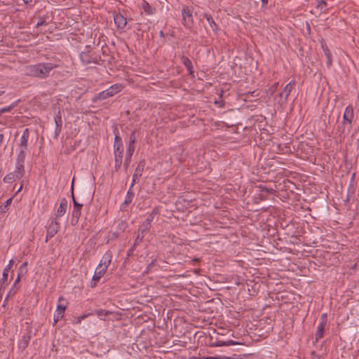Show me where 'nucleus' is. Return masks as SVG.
<instances>
[{"label":"nucleus","mask_w":359,"mask_h":359,"mask_svg":"<svg viewBox=\"0 0 359 359\" xmlns=\"http://www.w3.org/2000/svg\"><path fill=\"white\" fill-rule=\"evenodd\" d=\"M278 86V83H276L270 88L269 90L271 91V95L276 90Z\"/></svg>","instance_id":"nucleus-46"},{"label":"nucleus","mask_w":359,"mask_h":359,"mask_svg":"<svg viewBox=\"0 0 359 359\" xmlns=\"http://www.w3.org/2000/svg\"><path fill=\"white\" fill-rule=\"evenodd\" d=\"M4 93V91H0V96Z\"/></svg>","instance_id":"nucleus-58"},{"label":"nucleus","mask_w":359,"mask_h":359,"mask_svg":"<svg viewBox=\"0 0 359 359\" xmlns=\"http://www.w3.org/2000/svg\"><path fill=\"white\" fill-rule=\"evenodd\" d=\"M279 102L281 103H285L287 101V98H285V93L283 91L279 93Z\"/></svg>","instance_id":"nucleus-40"},{"label":"nucleus","mask_w":359,"mask_h":359,"mask_svg":"<svg viewBox=\"0 0 359 359\" xmlns=\"http://www.w3.org/2000/svg\"><path fill=\"white\" fill-rule=\"evenodd\" d=\"M29 139V130L28 128H25L20 137V143L18 144L17 149L27 150Z\"/></svg>","instance_id":"nucleus-11"},{"label":"nucleus","mask_w":359,"mask_h":359,"mask_svg":"<svg viewBox=\"0 0 359 359\" xmlns=\"http://www.w3.org/2000/svg\"><path fill=\"white\" fill-rule=\"evenodd\" d=\"M18 291V288L15 286V285H13L12 287L10 288L8 294H7V296L6 297L5 299H4V302H7L8 298L10 297H12ZM5 304V303H4ZM4 306L5 304H3Z\"/></svg>","instance_id":"nucleus-31"},{"label":"nucleus","mask_w":359,"mask_h":359,"mask_svg":"<svg viewBox=\"0 0 359 359\" xmlns=\"http://www.w3.org/2000/svg\"><path fill=\"white\" fill-rule=\"evenodd\" d=\"M107 269L102 268L101 266H97L94 275L92 278V281L90 283L91 287H96L97 283L100 281V278L104 275Z\"/></svg>","instance_id":"nucleus-10"},{"label":"nucleus","mask_w":359,"mask_h":359,"mask_svg":"<svg viewBox=\"0 0 359 359\" xmlns=\"http://www.w3.org/2000/svg\"><path fill=\"white\" fill-rule=\"evenodd\" d=\"M322 48L323 50L324 54L326 53L327 50H330L325 43H322Z\"/></svg>","instance_id":"nucleus-50"},{"label":"nucleus","mask_w":359,"mask_h":359,"mask_svg":"<svg viewBox=\"0 0 359 359\" xmlns=\"http://www.w3.org/2000/svg\"><path fill=\"white\" fill-rule=\"evenodd\" d=\"M60 224L55 219H52L47 226L46 242L53 238L60 230Z\"/></svg>","instance_id":"nucleus-6"},{"label":"nucleus","mask_w":359,"mask_h":359,"mask_svg":"<svg viewBox=\"0 0 359 359\" xmlns=\"http://www.w3.org/2000/svg\"><path fill=\"white\" fill-rule=\"evenodd\" d=\"M27 151L25 149H17V156L15 158V168L18 170L25 171V161L27 156Z\"/></svg>","instance_id":"nucleus-7"},{"label":"nucleus","mask_w":359,"mask_h":359,"mask_svg":"<svg viewBox=\"0 0 359 359\" xmlns=\"http://www.w3.org/2000/svg\"><path fill=\"white\" fill-rule=\"evenodd\" d=\"M236 343L233 340H227V341H220L217 340L215 342L212 343L213 347H219V346H226L230 345H233Z\"/></svg>","instance_id":"nucleus-26"},{"label":"nucleus","mask_w":359,"mask_h":359,"mask_svg":"<svg viewBox=\"0 0 359 359\" xmlns=\"http://www.w3.org/2000/svg\"><path fill=\"white\" fill-rule=\"evenodd\" d=\"M259 187L261 191H264L266 193H272L273 191V189L272 188H268L263 185H260Z\"/></svg>","instance_id":"nucleus-39"},{"label":"nucleus","mask_w":359,"mask_h":359,"mask_svg":"<svg viewBox=\"0 0 359 359\" xmlns=\"http://www.w3.org/2000/svg\"><path fill=\"white\" fill-rule=\"evenodd\" d=\"M21 271H19L18 274V276L13 283V285H15V286L16 287V285L20 281V278H21Z\"/></svg>","instance_id":"nucleus-47"},{"label":"nucleus","mask_w":359,"mask_h":359,"mask_svg":"<svg viewBox=\"0 0 359 359\" xmlns=\"http://www.w3.org/2000/svg\"><path fill=\"white\" fill-rule=\"evenodd\" d=\"M351 128L352 124H348V123H346L345 121L343 120L342 122L338 125L336 133L340 138H344L348 135Z\"/></svg>","instance_id":"nucleus-9"},{"label":"nucleus","mask_w":359,"mask_h":359,"mask_svg":"<svg viewBox=\"0 0 359 359\" xmlns=\"http://www.w3.org/2000/svg\"><path fill=\"white\" fill-rule=\"evenodd\" d=\"M58 303L57 305V309L55 311V314L60 316L63 318L65 309L67 308L66 300L64 297H60L57 300Z\"/></svg>","instance_id":"nucleus-15"},{"label":"nucleus","mask_w":359,"mask_h":359,"mask_svg":"<svg viewBox=\"0 0 359 359\" xmlns=\"http://www.w3.org/2000/svg\"><path fill=\"white\" fill-rule=\"evenodd\" d=\"M14 107V104L0 109V114L10 111Z\"/></svg>","instance_id":"nucleus-37"},{"label":"nucleus","mask_w":359,"mask_h":359,"mask_svg":"<svg viewBox=\"0 0 359 359\" xmlns=\"http://www.w3.org/2000/svg\"><path fill=\"white\" fill-rule=\"evenodd\" d=\"M144 161H140L137 167L136 168L135 172L133 175V182L130 185V189L134 186L135 182L140 179V177L142 176V171L144 170Z\"/></svg>","instance_id":"nucleus-14"},{"label":"nucleus","mask_w":359,"mask_h":359,"mask_svg":"<svg viewBox=\"0 0 359 359\" xmlns=\"http://www.w3.org/2000/svg\"><path fill=\"white\" fill-rule=\"evenodd\" d=\"M327 323V314L323 313L320 317V322L319 323H323L324 325H326Z\"/></svg>","instance_id":"nucleus-43"},{"label":"nucleus","mask_w":359,"mask_h":359,"mask_svg":"<svg viewBox=\"0 0 359 359\" xmlns=\"http://www.w3.org/2000/svg\"><path fill=\"white\" fill-rule=\"evenodd\" d=\"M184 25L187 29H191L194 25L193 18V9L191 7L184 6L182 9Z\"/></svg>","instance_id":"nucleus-3"},{"label":"nucleus","mask_w":359,"mask_h":359,"mask_svg":"<svg viewBox=\"0 0 359 359\" xmlns=\"http://www.w3.org/2000/svg\"><path fill=\"white\" fill-rule=\"evenodd\" d=\"M112 259V254L111 252L107 251L106 252L104 255L102 256L98 266H101L102 268H104L105 269H107L108 266L111 264Z\"/></svg>","instance_id":"nucleus-16"},{"label":"nucleus","mask_w":359,"mask_h":359,"mask_svg":"<svg viewBox=\"0 0 359 359\" xmlns=\"http://www.w3.org/2000/svg\"><path fill=\"white\" fill-rule=\"evenodd\" d=\"M123 154V149L114 150V161H122Z\"/></svg>","instance_id":"nucleus-34"},{"label":"nucleus","mask_w":359,"mask_h":359,"mask_svg":"<svg viewBox=\"0 0 359 359\" xmlns=\"http://www.w3.org/2000/svg\"><path fill=\"white\" fill-rule=\"evenodd\" d=\"M294 84V81H291L285 86L283 92V93H285V98H288L292 90L293 89Z\"/></svg>","instance_id":"nucleus-27"},{"label":"nucleus","mask_w":359,"mask_h":359,"mask_svg":"<svg viewBox=\"0 0 359 359\" xmlns=\"http://www.w3.org/2000/svg\"><path fill=\"white\" fill-rule=\"evenodd\" d=\"M61 130H62V128L55 127V137H57L58 136V135L60 133Z\"/></svg>","instance_id":"nucleus-48"},{"label":"nucleus","mask_w":359,"mask_h":359,"mask_svg":"<svg viewBox=\"0 0 359 359\" xmlns=\"http://www.w3.org/2000/svg\"><path fill=\"white\" fill-rule=\"evenodd\" d=\"M114 23L119 29H123L127 25V19L121 13H116L114 17Z\"/></svg>","instance_id":"nucleus-13"},{"label":"nucleus","mask_w":359,"mask_h":359,"mask_svg":"<svg viewBox=\"0 0 359 359\" xmlns=\"http://www.w3.org/2000/svg\"><path fill=\"white\" fill-rule=\"evenodd\" d=\"M27 266V262H25V263L21 266L20 269H19V271H21V272H22L21 269H22L23 266Z\"/></svg>","instance_id":"nucleus-55"},{"label":"nucleus","mask_w":359,"mask_h":359,"mask_svg":"<svg viewBox=\"0 0 359 359\" xmlns=\"http://www.w3.org/2000/svg\"><path fill=\"white\" fill-rule=\"evenodd\" d=\"M131 158H132V156H129V155L126 154L125 161H124V167H125L126 170H127L128 167L129 166V164L131 161Z\"/></svg>","instance_id":"nucleus-36"},{"label":"nucleus","mask_w":359,"mask_h":359,"mask_svg":"<svg viewBox=\"0 0 359 359\" xmlns=\"http://www.w3.org/2000/svg\"><path fill=\"white\" fill-rule=\"evenodd\" d=\"M121 90V86L118 84L113 85L110 86L108 89L100 92V93L95 95L93 99V102H96L97 100H103L109 97L114 96L115 94L120 92Z\"/></svg>","instance_id":"nucleus-2"},{"label":"nucleus","mask_w":359,"mask_h":359,"mask_svg":"<svg viewBox=\"0 0 359 359\" xmlns=\"http://www.w3.org/2000/svg\"><path fill=\"white\" fill-rule=\"evenodd\" d=\"M213 359H232V358L230 356H221L219 358H215Z\"/></svg>","instance_id":"nucleus-51"},{"label":"nucleus","mask_w":359,"mask_h":359,"mask_svg":"<svg viewBox=\"0 0 359 359\" xmlns=\"http://www.w3.org/2000/svg\"><path fill=\"white\" fill-rule=\"evenodd\" d=\"M144 231H144V229H143V230H142V231L141 235H140V234H139V235L137 236V238H136V239H135V245L137 244V243H138V242L141 241L143 239V238H144Z\"/></svg>","instance_id":"nucleus-41"},{"label":"nucleus","mask_w":359,"mask_h":359,"mask_svg":"<svg viewBox=\"0 0 359 359\" xmlns=\"http://www.w3.org/2000/svg\"><path fill=\"white\" fill-rule=\"evenodd\" d=\"M72 200H73V204H74L73 208H77L78 209H81L82 208L83 204L79 203L76 201L74 195H72Z\"/></svg>","instance_id":"nucleus-38"},{"label":"nucleus","mask_w":359,"mask_h":359,"mask_svg":"<svg viewBox=\"0 0 359 359\" xmlns=\"http://www.w3.org/2000/svg\"><path fill=\"white\" fill-rule=\"evenodd\" d=\"M354 117L353 108L351 105H348L346 107L344 115L343 120L345 121L348 124H352V121Z\"/></svg>","instance_id":"nucleus-17"},{"label":"nucleus","mask_w":359,"mask_h":359,"mask_svg":"<svg viewBox=\"0 0 359 359\" xmlns=\"http://www.w3.org/2000/svg\"><path fill=\"white\" fill-rule=\"evenodd\" d=\"M25 4H30L32 0H22Z\"/></svg>","instance_id":"nucleus-54"},{"label":"nucleus","mask_w":359,"mask_h":359,"mask_svg":"<svg viewBox=\"0 0 359 359\" xmlns=\"http://www.w3.org/2000/svg\"><path fill=\"white\" fill-rule=\"evenodd\" d=\"M95 313L101 320H105V317L111 314V312L104 309H98L95 311Z\"/></svg>","instance_id":"nucleus-29"},{"label":"nucleus","mask_w":359,"mask_h":359,"mask_svg":"<svg viewBox=\"0 0 359 359\" xmlns=\"http://www.w3.org/2000/svg\"><path fill=\"white\" fill-rule=\"evenodd\" d=\"M80 60L83 65H88L90 64H97L98 59L95 53L88 49L86 50L82 51L80 53Z\"/></svg>","instance_id":"nucleus-4"},{"label":"nucleus","mask_w":359,"mask_h":359,"mask_svg":"<svg viewBox=\"0 0 359 359\" xmlns=\"http://www.w3.org/2000/svg\"><path fill=\"white\" fill-rule=\"evenodd\" d=\"M189 75L194 76V70L192 65H190V68H187Z\"/></svg>","instance_id":"nucleus-49"},{"label":"nucleus","mask_w":359,"mask_h":359,"mask_svg":"<svg viewBox=\"0 0 359 359\" xmlns=\"http://www.w3.org/2000/svg\"><path fill=\"white\" fill-rule=\"evenodd\" d=\"M46 24V20L43 18H41L40 20L36 23V27H39L40 26L44 25Z\"/></svg>","instance_id":"nucleus-45"},{"label":"nucleus","mask_w":359,"mask_h":359,"mask_svg":"<svg viewBox=\"0 0 359 359\" xmlns=\"http://www.w3.org/2000/svg\"><path fill=\"white\" fill-rule=\"evenodd\" d=\"M22 187H23V184L22 183V184H21V185L20 186V187L18 189V190H17V191H16L15 194H17L18 193H19V192L22 190Z\"/></svg>","instance_id":"nucleus-53"},{"label":"nucleus","mask_w":359,"mask_h":359,"mask_svg":"<svg viewBox=\"0 0 359 359\" xmlns=\"http://www.w3.org/2000/svg\"><path fill=\"white\" fill-rule=\"evenodd\" d=\"M12 201L13 198H10L6 200L4 205L0 206V215L8 210V207L11 205Z\"/></svg>","instance_id":"nucleus-28"},{"label":"nucleus","mask_w":359,"mask_h":359,"mask_svg":"<svg viewBox=\"0 0 359 359\" xmlns=\"http://www.w3.org/2000/svg\"><path fill=\"white\" fill-rule=\"evenodd\" d=\"M81 214V209H78L77 208H73L71 218V224L72 226H75L78 224Z\"/></svg>","instance_id":"nucleus-20"},{"label":"nucleus","mask_w":359,"mask_h":359,"mask_svg":"<svg viewBox=\"0 0 359 359\" xmlns=\"http://www.w3.org/2000/svg\"><path fill=\"white\" fill-rule=\"evenodd\" d=\"M55 127L62 128V120L60 116H56L55 117Z\"/></svg>","instance_id":"nucleus-35"},{"label":"nucleus","mask_w":359,"mask_h":359,"mask_svg":"<svg viewBox=\"0 0 359 359\" xmlns=\"http://www.w3.org/2000/svg\"><path fill=\"white\" fill-rule=\"evenodd\" d=\"M67 207H68L67 200L65 198H62L60 201L59 208H57V210L56 211L55 216L54 219H58L59 218L62 217L65 214Z\"/></svg>","instance_id":"nucleus-12"},{"label":"nucleus","mask_w":359,"mask_h":359,"mask_svg":"<svg viewBox=\"0 0 359 359\" xmlns=\"http://www.w3.org/2000/svg\"><path fill=\"white\" fill-rule=\"evenodd\" d=\"M203 18L206 19V20L208 21L210 27L212 29V31L215 33H217V32L219 30V27H218V25H217V23L213 20V18H212V16L210 14H208V13H204L203 14Z\"/></svg>","instance_id":"nucleus-21"},{"label":"nucleus","mask_w":359,"mask_h":359,"mask_svg":"<svg viewBox=\"0 0 359 359\" xmlns=\"http://www.w3.org/2000/svg\"><path fill=\"white\" fill-rule=\"evenodd\" d=\"M57 67V64L53 62H39L25 67L24 74L27 76L45 79L50 76V72Z\"/></svg>","instance_id":"nucleus-1"},{"label":"nucleus","mask_w":359,"mask_h":359,"mask_svg":"<svg viewBox=\"0 0 359 359\" xmlns=\"http://www.w3.org/2000/svg\"><path fill=\"white\" fill-rule=\"evenodd\" d=\"M135 140H136L135 132L133 131L130 133V137H129V143H128V148L126 150V154H128L129 156H133L134 151H135L134 144H135Z\"/></svg>","instance_id":"nucleus-18"},{"label":"nucleus","mask_w":359,"mask_h":359,"mask_svg":"<svg viewBox=\"0 0 359 359\" xmlns=\"http://www.w3.org/2000/svg\"><path fill=\"white\" fill-rule=\"evenodd\" d=\"M14 261L13 259L10 260L8 264L4 268L2 273V278L0 280V298L2 297L3 292L8 285L7 280L8 277V273L13 264Z\"/></svg>","instance_id":"nucleus-5"},{"label":"nucleus","mask_w":359,"mask_h":359,"mask_svg":"<svg viewBox=\"0 0 359 359\" xmlns=\"http://www.w3.org/2000/svg\"><path fill=\"white\" fill-rule=\"evenodd\" d=\"M131 189H132L130 188L129 190L127 191L126 196L125 197V200L121 205V209L125 208L132 202V201L134 198L135 194Z\"/></svg>","instance_id":"nucleus-22"},{"label":"nucleus","mask_w":359,"mask_h":359,"mask_svg":"<svg viewBox=\"0 0 359 359\" xmlns=\"http://www.w3.org/2000/svg\"><path fill=\"white\" fill-rule=\"evenodd\" d=\"M115 161V165H114L115 170L118 171L121 168V167L122 161L116 160V161Z\"/></svg>","instance_id":"nucleus-42"},{"label":"nucleus","mask_w":359,"mask_h":359,"mask_svg":"<svg viewBox=\"0 0 359 359\" xmlns=\"http://www.w3.org/2000/svg\"><path fill=\"white\" fill-rule=\"evenodd\" d=\"M25 171L18 170L15 167V170L12 172L7 174L3 179L4 182L6 183H12L13 182L21 179L24 175Z\"/></svg>","instance_id":"nucleus-8"},{"label":"nucleus","mask_w":359,"mask_h":359,"mask_svg":"<svg viewBox=\"0 0 359 359\" xmlns=\"http://www.w3.org/2000/svg\"><path fill=\"white\" fill-rule=\"evenodd\" d=\"M326 325L323 323H319L317 327V330L315 333V339L316 341H318L320 339H322L324 336L325 333V327Z\"/></svg>","instance_id":"nucleus-24"},{"label":"nucleus","mask_w":359,"mask_h":359,"mask_svg":"<svg viewBox=\"0 0 359 359\" xmlns=\"http://www.w3.org/2000/svg\"><path fill=\"white\" fill-rule=\"evenodd\" d=\"M181 62L185 66L186 68H190V65H192L191 61L184 55H182L181 57Z\"/></svg>","instance_id":"nucleus-33"},{"label":"nucleus","mask_w":359,"mask_h":359,"mask_svg":"<svg viewBox=\"0 0 359 359\" xmlns=\"http://www.w3.org/2000/svg\"><path fill=\"white\" fill-rule=\"evenodd\" d=\"M262 6H266L268 4V0H261Z\"/></svg>","instance_id":"nucleus-52"},{"label":"nucleus","mask_w":359,"mask_h":359,"mask_svg":"<svg viewBox=\"0 0 359 359\" xmlns=\"http://www.w3.org/2000/svg\"><path fill=\"white\" fill-rule=\"evenodd\" d=\"M86 317V316H82L80 317L79 320V322H81V320H83Z\"/></svg>","instance_id":"nucleus-56"},{"label":"nucleus","mask_w":359,"mask_h":359,"mask_svg":"<svg viewBox=\"0 0 359 359\" xmlns=\"http://www.w3.org/2000/svg\"><path fill=\"white\" fill-rule=\"evenodd\" d=\"M62 318V316L56 315V314L54 313V316H53V321H54L53 322V325H55Z\"/></svg>","instance_id":"nucleus-44"},{"label":"nucleus","mask_w":359,"mask_h":359,"mask_svg":"<svg viewBox=\"0 0 359 359\" xmlns=\"http://www.w3.org/2000/svg\"><path fill=\"white\" fill-rule=\"evenodd\" d=\"M140 7L146 14L149 15H153L156 12V9L151 7L149 5V4L146 1H143L142 2Z\"/></svg>","instance_id":"nucleus-23"},{"label":"nucleus","mask_w":359,"mask_h":359,"mask_svg":"<svg viewBox=\"0 0 359 359\" xmlns=\"http://www.w3.org/2000/svg\"><path fill=\"white\" fill-rule=\"evenodd\" d=\"M114 150L123 149V147L121 143V137H119L117 135L115 137V139H114Z\"/></svg>","instance_id":"nucleus-30"},{"label":"nucleus","mask_w":359,"mask_h":359,"mask_svg":"<svg viewBox=\"0 0 359 359\" xmlns=\"http://www.w3.org/2000/svg\"><path fill=\"white\" fill-rule=\"evenodd\" d=\"M30 341V336L29 334H24L18 343V348L21 350H25L29 345Z\"/></svg>","instance_id":"nucleus-25"},{"label":"nucleus","mask_w":359,"mask_h":359,"mask_svg":"<svg viewBox=\"0 0 359 359\" xmlns=\"http://www.w3.org/2000/svg\"><path fill=\"white\" fill-rule=\"evenodd\" d=\"M160 35H161V36H163V31H161V32H160Z\"/></svg>","instance_id":"nucleus-57"},{"label":"nucleus","mask_w":359,"mask_h":359,"mask_svg":"<svg viewBox=\"0 0 359 359\" xmlns=\"http://www.w3.org/2000/svg\"><path fill=\"white\" fill-rule=\"evenodd\" d=\"M325 55L326 57L327 61V67L330 68L332 66V53L330 50H326V53H325Z\"/></svg>","instance_id":"nucleus-32"},{"label":"nucleus","mask_w":359,"mask_h":359,"mask_svg":"<svg viewBox=\"0 0 359 359\" xmlns=\"http://www.w3.org/2000/svg\"><path fill=\"white\" fill-rule=\"evenodd\" d=\"M157 214H158V210L157 208H154L143 223V226L144 227V231L148 230L149 229L151 223Z\"/></svg>","instance_id":"nucleus-19"}]
</instances>
